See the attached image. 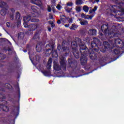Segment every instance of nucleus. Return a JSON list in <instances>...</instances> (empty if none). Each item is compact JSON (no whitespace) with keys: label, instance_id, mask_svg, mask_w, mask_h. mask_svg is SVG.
Here are the masks:
<instances>
[{"label":"nucleus","instance_id":"43","mask_svg":"<svg viewBox=\"0 0 124 124\" xmlns=\"http://www.w3.org/2000/svg\"><path fill=\"white\" fill-rule=\"evenodd\" d=\"M13 17H14L13 15H12V16H11V20H13Z\"/></svg>","mask_w":124,"mask_h":124},{"label":"nucleus","instance_id":"42","mask_svg":"<svg viewBox=\"0 0 124 124\" xmlns=\"http://www.w3.org/2000/svg\"><path fill=\"white\" fill-rule=\"evenodd\" d=\"M49 24H50V25H53L54 24V22H53V21H49Z\"/></svg>","mask_w":124,"mask_h":124},{"label":"nucleus","instance_id":"48","mask_svg":"<svg viewBox=\"0 0 124 124\" xmlns=\"http://www.w3.org/2000/svg\"><path fill=\"white\" fill-rule=\"evenodd\" d=\"M63 50H65V47H62Z\"/></svg>","mask_w":124,"mask_h":124},{"label":"nucleus","instance_id":"53","mask_svg":"<svg viewBox=\"0 0 124 124\" xmlns=\"http://www.w3.org/2000/svg\"><path fill=\"white\" fill-rule=\"evenodd\" d=\"M113 46H115V45H113Z\"/></svg>","mask_w":124,"mask_h":124},{"label":"nucleus","instance_id":"51","mask_svg":"<svg viewBox=\"0 0 124 124\" xmlns=\"http://www.w3.org/2000/svg\"><path fill=\"white\" fill-rule=\"evenodd\" d=\"M29 57L31 58V55H29Z\"/></svg>","mask_w":124,"mask_h":124},{"label":"nucleus","instance_id":"5","mask_svg":"<svg viewBox=\"0 0 124 124\" xmlns=\"http://www.w3.org/2000/svg\"><path fill=\"white\" fill-rule=\"evenodd\" d=\"M93 40L94 41V43H91V46L92 48H93V47H95V46H96V44H97L98 42H99V39L96 38H94Z\"/></svg>","mask_w":124,"mask_h":124},{"label":"nucleus","instance_id":"35","mask_svg":"<svg viewBox=\"0 0 124 124\" xmlns=\"http://www.w3.org/2000/svg\"><path fill=\"white\" fill-rule=\"evenodd\" d=\"M68 21L69 22V23H70V24H71V23H72V22H73V20L72 19V18H69L68 19Z\"/></svg>","mask_w":124,"mask_h":124},{"label":"nucleus","instance_id":"38","mask_svg":"<svg viewBox=\"0 0 124 124\" xmlns=\"http://www.w3.org/2000/svg\"><path fill=\"white\" fill-rule=\"evenodd\" d=\"M6 26H7V27H10V23L7 22V23H6Z\"/></svg>","mask_w":124,"mask_h":124},{"label":"nucleus","instance_id":"23","mask_svg":"<svg viewBox=\"0 0 124 124\" xmlns=\"http://www.w3.org/2000/svg\"><path fill=\"white\" fill-rule=\"evenodd\" d=\"M0 13L1 15H2V16H4V15L6 14V12H5V11H4V10H1Z\"/></svg>","mask_w":124,"mask_h":124},{"label":"nucleus","instance_id":"25","mask_svg":"<svg viewBox=\"0 0 124 124\" xmlns=\"http://www.w3.org/2000/svg\"><path fill=\"white\" fill-rule=\"evenodd\" d=\"M114 42L115 44H120V43H121V40H120V39H117Z\"/></svg>","mask_w":124,"mask_h":124},{"label":"nucleus","instance_id":"22","mask_svg":"<svg viewBox=\"0 0 124 124\" xmlns=\"http://www.w3.org/2000/svg\"><path fill=\"white\" fill-rule=\"evenodd\" d=\"M65 10L66 12H67L68 13H70V12H71V10H72V9L66 7L65 8Z\"/></svg>","mask_w":124,"mask_h":124},{"label":"nucleus","instance_id":"39","mask_svg":"<svg viewBox=\"0 0 124 124\" xmlns=\"http://www.w3.org/2000/svg\"><path fill=\"white\" fill-rule=\"evenodd\" d=\"M104 26L106 27V25H103L101 26V29L102 31H103V30H104L103 28H104Z\"/></svg>","mask_w":124,"mask_h":124},{"label":"nucleus","instance_id":"49","mask_svg":"<svg viewBox=\"0 0 124 124\" xmlns=\"http://www.w3.org/2000/svg\"><path fill=\"white\" fill-rule=\"evenodd\" d=\"M20 24H21V22H18V25H20Z\"/></svg>","mask_w":124,"mask_h":124},{"label":"nucleus","instance_id":"37","mask_svg":"<svg viewBox=\"0 0 124 124\" xmlns=\"http://www.w3.org/2000/svg\"><path fill=\"white\" fill-rule=\"evenodd\" d=\"M49 18L53 19V15H52L51 14H49Z\"/></svg>","mask_w":124,"mask_h":124},{"label":"nucleus","instance_id":"31","mask_svg":"<svg viewBox=\"0 0 124 124\" xmlns=\"http://www.w3.org/2000/svg\"><path fill=\"white\" fill-rule=\"evenodd\" d=\"M47 11L48 12H51L52 11V8L50 6H48L47 7Z\"/></svg>","mask_w":124,"mask_h":124},{"label":"nucleus","instance_id":"47","mask_svg":"<svg viewBox=\"0 0 124 124\" xmlns=\"http://www.w3.org/2000/svg\"><path fill=\"white\" fill-rule=\"evenodd\" d=\"M95 1H96V2H98V1H99V0H95Z\"/></svg>","mask_w":124,"mask_h":124},{"label":"nucleus","instance_id":"41","mask_svg":"<svg viewBox=\"0 0 124 124\" xmlns=\"http://www.w3.org/2000/svg\"><path fill=\"white\" fill-rule=\"evenodd\" d=\"M61 21H62V20H58L57 21V24H58L59 25H60V24H61Z\"/></svg>","mask_w":124,"mask_h":124},{"label":"nucleus","instance_id":"1","mask_svg":"<svg viewBox=\"0 0 124 124\" xmlns=\"http://www.w3.org/2000/svg\"><path fill=\"white\" fill-rule=\"evenodd\" d=\"M31 10L34 12V13L32 14V17H39V15L40 14V10L35 6H32L31 7Z\"/></svg>","mask_w":124,"mask_h":124},{"label":"nucleus","instance_id":"50","mask_svg":"<svg viewBox=\"0 0 124 124\" xmlns=\"http://www.w3.org/2000/svg\"><path fill=\"white\" fill-rule=\"evenodd\" d=\"M36 58H39V56H37L36 57Z\"/></svg>","mask_w":124,"mask_h":124},{"label":"nucleus","instance_id":"24","mask_svg":"<svg viewBox=\"0 0 124 124\" xmlns=\"http://www.w3.org/2000/svg\"><path fill=\"white\" fill-rule=\"evenodd\" d=\"M37 1L40 2V0H31V3H34V4H36Z\"/></svg>","mask_w":124,"mask_h":124},{"label":"nucleus","instance_id":"52","mask_svg":"<svg viewBox=\"0 0 124 124\" xmlns=\"http://www.w3.org/2000/svg\"><path fill=\"white\" fill-rule=\"evenodd\" d=\"M90 57L92 58V56L90 55Z\"/></svg>","mask_w":124,"mask_h":124},{"label":"nucleus","instance_id":"6","mask_svg":"<svg viewBox=\"0 0 124 124\" xmlns=\"http://www.w3.org/2000/svg\"><path fill=\"white\" fill-rule=\"evenodd\" d=\"M36 28H37L36 24H31L29 26V31H35Z\"/></svg>","mask_w":124,"mask_h":124},{"label":"nucleus","instance_id":"30","mask_svg":"<svg viewBox=\"0 0 124 124\" xmlns=\"http://www.w3.org/2000/svg\"><path fill=\"white\" fill-rule=\"evenodd\" d=\"M56 8H57V9H58V10H61L62 8V7L61 5L58 4Z\"/></svg>","mask_w":124,"mask_h":124},{"label":"nucleus","instance_id":"34","mask_svg":"<svg viewBox=\"0 0 124 124\" xmlns=\"http://www.w3.org/2000/svg\"><path fill=\"white\" fill-rule=\"evenodd\" d=\"M31 22H38V19H36L35 18L32 19L31 20Z\"/></svg>","mask_w":124,"mask_h":124},{"label":"nucleus","instance_id":"9","mask_svg":"<svg viewBox=\"0 0 124 124\" xmlns=\"http://www.w3.org/2000/svg\"><path fill=\"white\" fill-rule=\"evenodd\" d=\"M71 47L73 51L77 50L76 48H77V43L75 41L72 42L71 44Z\"/></svg>","mask_w":124,"mask_h":124},{"label":"nucleus","instance_id":"12","mask_svg":"<svg viewBox=\"0 0 124 124\" xmlns=\"http://www.w3.org/2000/svg\"><path fill=\"white\" fill-rule=\"evenodd\" d=\"M60 20L61 22H62L63 23H65V22L66 21V17L63 15L61 16Z\"/></svg>","mask_w":124,"mask_h":124},{"label":"nucleus","instance_id":"3","mask_svg":"<svg viewBox=\"0 0 124 124\" xmlns=\"http://www.w3.org/2000/svg\"><path fill=\"white\" fill-rule=\"evenodd\" d=\"M93 16H94V15L92 16H90L89 15H86L85 14H81V18H84V19H87V20H89V19L90 20H92Z\"/></svg>","mask_w":124,"mask_h":124},{"label":"nucleus","instance_id":"56","mask_svg":"<svg viewBox=\"0 0 124 124\" xmlns=\"http://www.w3.org/2000/svg\"><path fill=\"white\" fill-rule=\"evenodd\" d=\"M0 6H1L0 5Z\"/></svg>","mask_w":124,"mask_h":124},{"label":"nucleus","instance_id":"19","mask_svg":"<svg viewBox=\"0 0 124 124\" xmlns=\"http://www.w3.org/2000/svg\"><path fill=\"white\" fill-rule=\"evenodd\" d=\"M77 28H78V26H77V25L73 24L71 27H70V30H76Z\"/></svg>","mask_w":124,"mask_h":124},{"label":"nucleus","instance_id":"21","mask_svg":"<svg viewBox=\"0 0 124 124\" xmlns=\"http://www.w3.org/2000/svg\"><path fill=\"white\" fill-rule=\"evenodd\" d=\"M42 72L43 73V74H44V75H45V76H48V75H50V71H45V72L42 71Z\"/></svg>","mask_w":124,"mask_h":124},{"label":"nucleus","instance_id":"8","mask_svg":"<svg viewBox=\"0 0 124 124\" xmlns=\"http://www.w3.org/2000/svg\"><path fill=\"white\" fill-rule=\"evenodd\" d=\"M88 33L91 35H95L96 34V30L94 29L89 30Z\"/></svg>","mask_w":124,"mask_h":124},{"label":"nucleus","instance_id":"4","mask_svg":"<svg viewBox=\"0 0 124 124\" xmlns=\"http://www.w3.org/2000/svg\"><path fill=\"white\" fill-rule=\"evenodd\" d=\"M78 21H79V23L80 24V25H81V26H88V25H89L88 21L86 20L79 18Z\"/></svg>","mask_w":124,"mask_h":124},{"label":"nucleus","instance_id":"16","mask_svg":"<svg viewBox=\"0 0 124 124\" xmlns=\"http://www.w3.org/2000/svg\"><path fill=\"white\" fill-rule=\"evenodd\" d=\"M83 0H76V4L77 5H81V4H83Z\"/></svg>","mask_w":124,"mask_h":124},{"label":"nucleus","instance_id":"2","mask_svg":"<svg viewBox=\"0 0 124 124\" xmlns=\"http://www.w3.org/2000/svg\"><path fill=\"white\" fill-rule=\"evenodd\" d=\"M79 46H80V47H80V52L82 54V55H83L84 56V55L86 54V53H85V51L87 50V47L85 46L84 44H83L82 45V42H81V40H79Z\"/></svg>","mask_w":124,"mask_h":124},{"label":"nucleus","instance_id":"46","mask_svg":"<svg viewBox=\"0 0 124 124\" xmlns=\"http://www.w3.org/2000/svg\"><path fill=\"white\" fill-rule=\"evenodd\" d=\"M12 12H13H13H14L15 11V10H14V9H12Z\"/></svg>","mask_w":124,"mask_h":124},{"label":"nucleus","instance_id":"33","mask_svg":"<svg viewBox=\"0 0 124 124\" xmlns=\"http://www.w3.org/2000/svg\"><path fill=\"white\" fill-rule=\"evenodd\" d=\"M27 23V22H24L23 23V25L25 28H29V26H28V24Z\"/></svg>","mask_w":124,"mask_h":124},{"label":"nucleus","instance_id":"27","mask_svg":"<svg viewBox=\"0 0 124 124\" xmlns=\"http://www.w3.org/2000/svg\"><path fill=\"white\" fill-rule=\"evenodd\" d=\"M76 10L77 12H80V11H81V7H80V6L76 7Z\"/></svg>","mask_w":124,"mask_h":124},{"label":"nucleus","instance_id":"11","mask_svg":"<svg viewBox=\"0 0 124 124\" xmlns=\"http://www.w3.org/2000/svg\"><path fill=\"white\" fill-rule=\"evenodd\" d=\"M31 17L30 16H25L24 17L23 20L25 23H28L29 21L31 20Z\"/></svg>","mask_w":124,"mask_h":124},{"label":"nucleus","instance_id":"20","mask_svg":"<svg viewBox=\"0 0 124 124\" xmlns=\"http://www.w3.org/2000/svg\"><path fill=\"white\" fill-rule=\"evenodd\" d=\"M89 7H88V6H84L83 7V10L84 12L87 13V12H89Z\"/></svg>","mask_w":124,"mask_h":124},{"label":"nucleus","instance_id":"10","mask_svg":"<svg viewBox=\"0 0 124 124\" xmlns=\"http://www.w3.org/2000/svg\"><path fill=\"white\" fill-rule=\"evenodd\" d=\"M73 54L76 59H78L79 55V53H78V51L77 50V49L73 50Z\"/></svg>","mask_w":124,"mask_h":124},{"label":"nucleus","instance_id":"18","mask_svg":"<svg viewBox=\"0 0 124 124\" xmlns=\"http://www.w3.org/2000/svg\"><path fill=\"white\" fill-rule=\"evenodd\" d=\"M80 62L81 64L84 65L87 62V59L81 58Z\"/></svg>","mask_w":124,"mask_h":124},{"label":"nucleus","instance_id":"15","mask_svg":"<svg viewBox=\"0 0 124 124\" xmlns=\"http://www.w3.org/2000/svg\"><path fill=\"white\" fill-rule=\"evenodd\" d=\"M36 51L37 52H41V45L40 44H37L36 46Z\"/></svg>","mask_w":124,"mask_h":124},{"label":"nucleus","instance_id":"32","mask_svg":"<svg viewBox=\"0 0 124 124\" xmlns=\"http://www.w3.org/2000/svg\"><path fill=\"white\" fill-rule=\"evenodd\" d=\"M36 4H37L38 5L41 6V5H42V2H41V0H40V2L37 1V3Z\"/></svg>","mask_w":124,"mask_h":124},{"label":"nucleus","instance_id":"44","mask_svg":"<svg viewBox=\"0 0 124 124\" xmlns=\"http://www.w3.org/2000/svg\"><path fill=\"white\" fill-rule=\"evenodd\" d=\"M48 30L49 31H51V29L50 28H48Z\"/></svg>","mask_w":124,"mask_h":124},{"label":"nucleus","instance_id":"40","mask_svg":"<svg viewBox=\"0 0 124 124\" xmlns=\"http://www.w3.org/2000/svg\"><path fill=\"white\" fill-rule=\"evenodd\" d=\"M70 25L69 24H65L64 26L65 28H68L69 27Z\"/></svg>","mask_w":124,"mask_h":124},{"label":"nucleus","instance_id":"45","mask_svg":"<svg viewBox=\"0 0 124 124\" xmlns=\"http://www.w3.org/2000/svg\"><path fill=\"white\" fill-rule=\"evenodd\" d=\"M51 27H52V28H54L55 24H52Z\"/></svg>","mask_w":124,"mask_h":124},{"label":"nucleus","instance_id":"26","mask_svg":"<svg viewBox=\"0 0 124 124\" xmlns=\"http://www.w3.org/2000/svg\"><path fill=\"white\" fill-rule=\"evenodd\" d=\"M60 63L62 65L64 66L65 64V61H64V59L62 60Z\"/></svg>","mask_w":124,"mask_h":124},{"label":"nucleus","instance_id":"7","mask_svg":"<svg viewBox=\"0 0 124 124\" xmlns=\"http://www.w3.org/2000/svg\"><path fill=\"white\" fill-rule=\"evenodd\" d=\"M104 46L105 47V50L104 51H102V52H105L106 51V49H108V48H110V44L107 42H105L103 43Z\"/></svg>","mask_w":124,"mask_h":124},{"label":"nucleus","instance_id":"55","mask_svg":"<svg viewBox=\"0 0 124 124\" xmlns=\"http://www.w3.org/2000/svg\"><path fill=\"white\" fill-rule=\"evenodd\" d=\"M3 3H4V2H3Z\"/></svg>","mask_w":124,"mask_h":124},{"label":"nucleus","instance_id":"54","mask_svg":"<svg viewBox=\"0 0 124 124\" xmlns=\"http://www.w3.org/2000/svg\"><path fill=\"white\" fill-rule=\"evenodd\" d=\"M58 48H60V46H58Z\"/></svg>","mask_w":124,"mask_h":124},{"label":"nucleus","instance_id":"13","mask_svg":"<svg viewBox=\"0 0 124 124\" xmlns=\"http://www.w3.org/2000/svg\"><path fill=\"white\" fill-rule=\"evenodd\" d=\"M54 68L55 70H59L61 69L60 66H59V64L56 62H54Z\"/></svg>","mask_w":124,"mask_h":124},{"label":"nucleus","instance_id":"17","mask_svg":"<svg viewBox=\"0 0 124 124\" xmlns=\"http://www.w3.org/2000/svg\"><path fill=\"white\" fill-rule=\"evenodd\" d=\"M97 10V7L95 6L94 7V9H93L92 10H90L89 11V14H92V13H94V12H95V11H96Z\"/></svg>","mask_w":124,"mask_h":124},{"label":"nucleus","instance_id":"14","mask_svg":"<svg viewBox=\"0 0 124 124\" xmlns=\"http://www.w3.org/2000/svg\"><path fill=\"white\" fill-rule=\"evenodd\" d=\"M52 63V59H49L47 63V65L46 67L48 69H50L51 68V64Z\"/></svg>","mask_w":124,"mask_h":124},{"label":"nucleus","instance_id":"29","mask_svg":"<svg viewBox=\"0 0 124 124\" xmlns=\"http://www.w3.org/2000/svg\"><path fill=\"white\" fill-rule=\"evenodd\" d=\"M72 5H73V3H72V2H68L67 3V6H72Z\"/></svg>","mask_w":124,"mask_h":124},{"label":"nucleus","instance_id":"36","mask_svg":"<svg viewBox=\"0 0 124 124\" xmlns=\"http://www.w3.org/2000/svg\"><path fill=\"white\" fill-rule=\"evenodd\" d=\"M115 54H119V51L117 50V49L114 50Z\"/></svg>","mask_w":124,"mask_h":124},{"label":"nucleus","instance_id":"28","mask_svg":"<svg viewBox=\"0 0 124 124\" xmlns=\"http://www.w3.org/2000/svg\"><path fill=\"white\" fill-rule=\"evenodd\" d=\"M16 19H18V20L20 19V13L19 12L16 13Z\"/></svg>","mask_w":124,"mask_h":124}]
</instances>
